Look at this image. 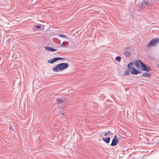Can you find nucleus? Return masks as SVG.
I'll use <instances>...</instances> for the list:
<instances>
[{
	"mask_svg": "<svg viewBox=\"0 0 159 159\" xmlns=\"http://www.w3.org/2000/svg\"><path fill=\"white\" fill-rule=\"evenodd\" d=\"M69 66V64L68 63H62L57 65L56 66L52 69L53 72H57L59 70L61 71L64 70Z\"/></svg>",
	"mask_w": 159,
	"mask_h": 159,
	"instance_id": "obj_1",
	"label": "nucleus"
},
{
	"mask_svg": "<svg viewBox=\"0 0 159 159\" xmlns=\"http://www.w3.org/2000/svg\"><path fill=\"white\" fill-rule=\"evenodd\" d=\"M133 64V62H131L127 65L128 69L129 70H132L131 71H130L131 74L133 75H137L139 73H141V72L140 71L137 70L135 68L132 67Z\"/></svg>",
	"mask_w": 159,
	"mask_h": 159,
	"instance_id": "obj_2",
	"label": "nucleus"
},
{
	"mask_svg": "<svg viewBox=\"0 0 159 159\" xmlns=\"http://www.w3.org/2000/svg\"><path fill=\"white\" fill-rule=\"evenodd\" d=\"M152 3L151 2H149L145 0L142 1L140 2V4H139V6L141 7L142 9H143L146 8H150L152 5Z\"/></svg>",
	"mask_w": 159,
	"mask_h": 159,
	"instance_id": "obj_3",
	"label": "nucleus"
},
{
	"mask_svg": "<svg viewBox=\"0 0 159 159\" xmlns=\"http://www.w3.org/2000/svg\"><path fill=\"white\" fill-rule=\"evenodd\" d=\"M159 43V39L157 38H155L151 40L149 43L147 44V47H149L151 46H155L157 45Z\"/></svg>",
	"mask_w": 159,
	"mask_h": 159,
	"instance_id": "obj_4",
	"label": "nucleus"
},
{
	"mask_svg": "<svg viewBox=\"0 0 159 159\" xmlns=\"http://www.w3.org/2000/svg\"><path fill=\"white\" fill-rule=\"evenodd\" d=\"M141 67V70L142 71L149 72L151 71V69L149 66H147L143 63H142Z\"/></svg>",
	"mask_w": 159,
	"mask_h": 159,
	"instance_id": "obj_5",
	"label": "nucleus"
},
{
	"mask_svg": "<svg viewBox=\"0 0 159 159\" xmlns=\"http://www.w3.org/2000/svg\"><path fill=\"white\" fill-rule=\"evenodd\" d=\"M119 143L118 139V138L117 137L116 135L114 136V138L112 140V142L111 144V145L112 146H115Z\"/></svg>",
	"mask_w": 159,
	"mask_h": 159,
	"instance_id": "obj_6",
	"label": "nucleus"
},
{
	"mask_svg": "<svg viewBox=\"0 0 159 159\" xmlns=\"http://www.w3.org/2000/svg\"><path fill=\"white\" fill-rule=\"evenodd\" d=\"M143 63L141 60H136L135 62H134V64L137 68H140L142 66V63Z\"/></svg>",
	"mask_w": 159,
	"mask_h": 159,
	"instance_id": "obj_7",
	"label": "nucleus"
},
{
	"mask_svg": "<svg viewBox=\"0 0 159 159\" xmlns=\"http://www.w3.org/2000/svg\"><path fill=\"white\" fill-rule=\"evenodd\" d=\"M45 49L46 51L50 52H54L57 51V49L52 48L49 46H47L45 47Z\"/></svg>",
	"mask_w": 159,
	"mask_h": 159,
	"instance_id": "obj_8",
	"label": "nucleus"
},
{
	"mask_svg": "<svg viewBox=\"0 0 159 159\" xmlns=\"http://www.w3.org/2000/svg\"><path fill=\"white\" fill-rule=\"evenodd\" d=\"M110 138L108 137L105 139L103 138H102V139L106 143H110Z\"/></svg>",
	"mask_w": 159,
	"mask_h": 159,
	"instance_id": "obj_9",
	"label": "nucleus"
},
{
	"mask_svg": "<svg viewBox=\"0 0 159 159\" xmlns=\"http://www.w3.org/2000/svg\"><path fill=\"white\" fill-rule=\"evenodd\" d=\"M123 54L126 57H129L130 55V53L129 52L127 51H124L123 52Z\"/></svg>",
	"mask_w": 159,
	"mask_h": 159,
	"instance_id": "obj_10",
	"label": "nucleus"
},
{
	"mask_svg": "<svg viewBox=\"0 0 159 159\" xmlns=\"http://www.w3.org/2000/svg\"><path fill=\"white\" fill-rule=\"evenodd\" d=\"M152 74L151 73H145L144 74L142 75V76L146 77H149L151 76Z\"/></svg>",
	"mask_w": 159,
	"mask_h": 159,
	"instance_id": "obj_11",
	"label": "nucleus"
},
{
	"mask_svg": "<svg viewBox=\"0 0 159 159\" xmlns=\"http://www.w3.org/2000/svg\"><path fill=\"white\" fill-rule=\"evenodd\" d=\"M54 59V60L55 62L57 61L58 60H64V58L62 57H56L53 58Z\"/></svg>",
	"mask_w": 159,
	"mask_h": 159,
	"instance_id": "obj_12",
	"label": "nucleus"
},
{
	"mask_svg": "<svg viewBox=\"0 0 159 159\" xmlns=\"http://www.w3.org/2000/svg\"><path fill=\"white\" fill-rule=\"evenodd\" d=\"M55 62L54 58H52V59H49L48 61V63L52 64L54 63Z\"/></svg>",
	"mask_w": 159,
	"mask_h": 159,
	"instance_id": "obj_13",
	"label": "nucleus"
},
{
	"mask_svg": "<svg viewBox=\"0 0 159 159\" xmlns=\"http://www.w3.org/2000/svg\"><path fill=\"white\" fill-rule=\"evenodd\" d=\"M121 59V57L119 56H117L116 57V60L117 61L119 62L120 61Z\"/></svg>",
	"mask_w": 159,
	"mask_h": 159,
	"instance_id": "obj_14",
	"label": "nucleus"
},
{
	"mask_svg": "<svg viewBox=\"0 0 159 159\" xmlns=\"http://www.w3.org/2000/svg\"><path fill=\"white\" fill-rule=\"evenodd\" d=\"M110 134H112V133L110 132L109 130H108L107 132H106L104 136H109Z\"/></svg>",
	"mask_w": 159,
	"mask_h": 159,
	"instance_id": "obj_15",
	"label": "nucleus"
},
{
	"mask_svg": "<svg viewBox=\"0 0 159 159\" xmlns=\"http://www.w3.org/2000/svg\"><path fill=\"white\" fill-rule=\"evenodd\" d=\"M57 35L60 38H68V37L67 36H66V35H64V34H57Z\"/></svg>",
	"mask_w": 159,
	"mask_h": 159,
	"instance_id": "obj_16",
	"label": "nucleus"
},
{
	"mask_svg": "<svg viewBox=\"0 0 159 159\" xmlns=\"http://www.w3.org/2000/svg\"><path fill=\"white\" fill-rule=\"evenodd\" d=\"M130 70L128 69V70H125L123 74L124 75H128L129 74V71Z\"/></svg>",
	"mask_w": 159,
	"mask_h": 159,
	"instance_id": "obj_17",
	"label": "nucleus"
},
{
	"mask_svg": "<svg viewBox=\"0 0 159 159\" xmlns=\"http://www.w3.org/2000/svg\"><path fill=\"white\" fill-rule=\"evenodd\" d=\"M57 102H58L59 103H61L63 102V100L60 98H58L57 99Z\"/></svg>",
	"mask_w": 159,
	"mask_h": 159,
	"instance_id": "obj_18",
	"label": "nucleus"
},
{
	"mask_svg": "<svg viewBox=\"0 0 159 159\" xmlns=\"http://www.w3.org/2000/svg\"><path fill=\"white\" fill-rule=\"evenodd\" d=\"M35 27L37 29H39L41 28V26L40 25H37L35 26Z\"/></svg>",
	"mask_w": 159,
	"mask_h": 159,
	"instance_id": "obj_19",
	"label": "nucleus"
},
{
	"mask_svg": "<svg viewBox=\"0 0 159 159\" xmlns=\"http://www.w3.org/2000/svg\"><path fill=\"white\" fill-rule=\"evenodd\" d=\"M64 43V42L62 43V44L60 45V47H62V46L65 47L66 46V45Z\"/></svg>",
	"mask_w": 159,
	"mask_h": 159,
	"instance_id": "obj_20",
	"label": "nucleus"
},
{
	"mask_svg": "<svg viewBox=\"0 0 159 159\" xmlns=\"http://www.w3.org/2000/svg\"><path fill=\"white\" fill-rule=\"evenodd\" d=\"M61 115H63V116H65V115H64V113H61Z\"/></svg>",
	"mask_w": 159,
	"mask_h": 159,
	"instance_id": "obj_21",
	"label": "nucleus"
},
{
	"mask_svg": "<svg viewBox=\"0 0 159 159\" xmlns=\"http://www.w3.org/2000/svg\"><path fill=\"white\" fill-rule=\"evenodd\" d=\"M158 67L159 68V64H158Z\"/></svg>",
	"mask_w": 159,
	"mask_h": 159,
	"instance_id": "obj_22",
	"label": "nucleus"
},
{
	"mask_svg": "<svg viewBox=\"0 0 159 159\" xmlns=\"http://www.w3.org/2000/svg\"><path fill=\"white\" fill-rule=\"evenodd\" d=\"M10 129H11V127H10Z\"/></svg>",
	"mask_w": 159,
	"mask_h": 159,
	"instance_id": "obj_23",
	"label": "nucleus"
}]
</instances>
